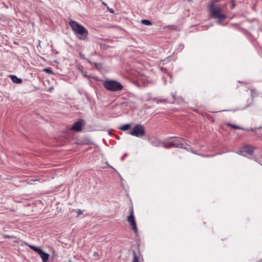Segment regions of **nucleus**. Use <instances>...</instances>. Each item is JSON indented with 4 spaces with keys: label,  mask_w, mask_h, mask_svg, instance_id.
Listing matches in <instances>:
<instances>
[{
    "label": "nucleus",
    "mask_w": 262,
    "mask_h": 262,
    "mask_svg": "<svg viewBox=\"0 0 262 262\" xmlns=\"http://www.w3.org/2000/svg\"><path fill=\"white\" fill-rule=\"evenodd\" d=\"M69 24L72 28L76 37L80 40H85L88 36V31L83 26L77 21L70 19Z\"/></svg>",
    "instance_id": "1"
},
{
    "label": "nucleus",
    "mask_w": 262,
    "mask_h": 262,
    "mask_svg": "<svg viewBox=\"0 0 262 262\" xmlns=\"http://www.w3.org/2000/svg\"><path fill=\"white\" fill-rule=\"evenodd\" d=\"M210 10L211 16L217 19L216 21L217 24H221L227 17L224 13L222 9L219 6L212 5Z\"/></svg>",
    "instance_id": "2"
},
{
    "label": "nucleus",
    "mask_w": 262,
    "mask_h": 262,
    "mask_svg": "<svg viewBox=\"0 0 262 262\" xmlns=\"http://www.w3.org/2000/svg\"><path fill=\"white\" fill-rule=\"evenodd\" d=\"M104 87L112 92L120 91L123 89L122 85L115 80H106L103 83Z\"/></svg>",
    "instance_id": "3"
},
{
    "label": "nucleus",
    "mask_w": 262,
    "mask_h": 262,
    "mask_svg": "<svg viewBox=\"0 0 262 262\" xmlns=\"http://www.w3.org/2000/svg\"><path fill=\"white\" fill-rule=\"evenodd\" d=\"M129 134L137 137H142L145 135V131L143 125L138 124L134 126Z\"/></svg>",
    "instance_id": "4"
},
{
    "label": "nucleus",
    "mask_w": 262,
    "mask_h": 262,
    "mask_svg": "<svg viewBox=\"0 0 262 262\" xmlns=\"http://www.w3.org/2000/svg\"><path fill=\"white\" fill-rule=\"evenodd\" d=\"M130 215L127 217V221L131 226L132 229L135 233H137L138 229L134 216V210L133 208H130Z\"/></svg>",
    "instance_id": "5"
},
{
    "label": "nucleus",
    "mask_w": 262,
    "mask_h": 262,
    "mask_svg": "<svg viewBox=\"0 0 262 262\" xmlns=\"http://www.w3.org/2000/svg\"><path fill=\"white\" fill-rule=\"evenodd\" d=\"M28 246L35 252L38 253L41 257L43 262H47L49 260V254L44 252L41 249L36 247L33 245H28Z\"/></svg>",
    "instance_id": "6"
},
{
    "label": "nucleus",
    "mask_w": 262,
    "mask_h": 262,
    "mask_svg": "<svg viewBox=\"0 0 262 262\" xmlns=\"http://www.w3.org/2000/svg\"><path fill=\"white\" fill-rule=\"evenodd\" d=\"M83 125V121L82 120H79L74 123L71 127V129L75 132H80L82 129Z\"/></svg>",
    "instance_id": "7"
},
{
    "label": "nucleus",
    "mask_w": 262,
    "mask_h": 262,
    "mask_svg": "<svg viewBox=\"0 0 262 262\" xmlns=\"http://www.w3.org/2000/svg\"><path fill=\"white\" fill-rule=\"evenodd\" d=\"M254 150L253 147L249 145H246L243 146V151L244 152H245L249 155L252 154L253 151Z\"/></svg>",
    "instance_id": "8"
},
{
    "label": "nucleus",
    "mask_w": 262,
    "mask_h": 262,
    "mask_svg": "<svg viewBox=\"0 0 262 262\" xmlns=\"http://www.w3.org/2000/svg\"><path fill=\"white\" fill-rule=\"evenodd\" d=\"M172 142L174 144V145H173V147L182 148H185L184 144L183 143L180 142L178 139L172 141Z\"/></svg>",
    "instance_id": "9"
},
{
    "label": "nucleus",
    "mask_w": 262,
    "mask_h": 262,
    "mask_svg": "<svg viewBox=\"0 0 262 262\" xmlns=\"http://www.w3.org/2000/svg\"><path fill=\"white\" fill-rule=\"evenodd\" d=\"M142 258L137 255L135 251H133V258L132 262H142Z\"/></svg>",
    "instance_id": "10"
},
{
    "label": "nucleus",
    "mask_w": 262,
    "mask_h": 262,
    "mask_svg": "<svg viewBox=\"0 0 262 262\" xmlns=\"http://www.w3.org/2000/svg\"><path fill=\"white\" fill-rule=\"evenodd\" d=\"M10 77H11L12 81L15 83L19 84L22 82V80L21 79L17 78L15 75H11Z\"/></svg>",
    "instance_id": "11"
},
{
    "label": "nucleus",
    "mask_w": 262,
    "mask_h": 262,
    "mask_svg": "<svg viewBox=\"0 0 262 262\" xmlns=\"http://www.w3.org/2000/svg\"><path fill=\"white\" fill-rule=\"evenodd\" d=\"M173 145H174V144L173 143V142H172V141L169 142V143H162L163 146L166 148H169L171 147H173Z\"/></svg>",
    "instance_id": "12"
},
{
    "label": "nucleus",
    "mask_w": 262,
    "mask_h": 262,
    "mask_svg": "<svg viewBox=\"0 0 262 262\" xmlns=\"http://www.w3.org/2000/svg\"><path fill=\"white\" fill-rule=\"evenodd\" d=\"M130 127V125L129 124H126L125 125H122L119 128L123 131L128 130Z\"/></svg>",
    "instance_id": "13"
},
{
    "label": "nucleus",
    "mask_w": 262,
    "mask_h": 262,
    "mask_svg": "<svg viewBox=\"0 0 262 262\" xmlns=\"http://www.w3.org/2000/svg\"><path fill=\"white\" fill-rule=\"evenodd\" d=\"M141 23L143 25H146V26H149V25H151L152 24V23L150 21H149L148 20H147V19H143V20H141Z\"/></svg>",
    "instance_id": "14"
},
{
    "label": "nucleus",
    "mask_w": 262,
    "mask_h": 262,
    "mask_svg": "<svg viewBox=\"0 0 262 262\" xmlns=\"http://www.w3.org/2000/svg\"><path fill=\"white\" fill-rule=\"evenodd\" d=\"M163 143L161 142L160 141H157L156 142H152V145L155 146H160L161 144H162Z\"/></svg>",
    "instance_id": "15"
},
{
    "label": "nucleus",
    "mask_w": 262,
    "mask_h": 262,
    "mask_svg": "<svg viewBox=\"0 0 262 262\" xmlns=\"http://www.w3.org/2000/svg\"><path fill=\"white\" fill-rule=\"evenodd\" d=\"M43 71L49 73V74H52L53 72L52 71V69L51 68H46L43 69Z\"/></svg>",
    "instance_id": "16"
},
{
    "label": "nucleus",
    "mask_w": 262,
    "mask_h": 262,
    "mask_svg": "<svg viewBox=\"0 0 262 262\" xmlns=\"http://www.w3.org/2000/svg\"><path fill=\"white\" fill-rule=\"evenodd\" d=\"M227 124L229 126L232 127V128H235V129H241V128L240 127H239L238 126L234 125H232L230 123H227Z\"/></svg>",
    "instance_id": "17"
},
{
    "label": "nucleus",
    "mask_w": 262,
    "mask_h": 262,
    "mask_svg": "<svg viewBox=\"0 0 262 262\" xmlns=\"http://www.w3.org/2000/svg\"><path fill=\"white\" fill-rule=\"evenodd\" d=\"M3 236L5 238H16V237L13 235H4Z\"/></svg>",
    "instance_id": "18"
},
{
    "label": "nucleus",
    "mask_w": 262,
    "mask_h": 262,
    "mask_svg": "<svg viewBox=\"0 0 262 262\" xmlns=\"http://www.w3.org/2000/svg\"><path fill=\"white\" fill-rule=\"evenodd\" d=\"M72 211L76 212L77 213V216H78V215H80V214H81L82 213V211L81 210H80V209H78L77 210L73 209Z\"/></svg>",
    "instance_id": "19"
},
{
    "label": "nucleus",
    "mask_w": 262,
    "mask_h": 262,
    "mask_svg": "<svg viewBox=\"0 0 262 262\" xmlns=\"http://www.w3.org/2000/svg\"><path fill=\"white\" fill-rule=\"evenodd\" d=\"M235 7V4L233 3L232 4V8H233Z\"/></svg>",
    "instance_id": "20"
},
{
    "label": "nucleus",
    "mask_w": 262,
    "mask_h": 262,
    "mask_svg": "<svg viewBox=\"0 0 262 262\" xmlns=\"http://www.w3.org/2000/svg\"><path fill=\"white\" fill-rule=\"evenodd\" d=\"M110 12H112V13H113L114 11L113 10H110Z\"/></svg>",
    "instance_id": "21"
},
{
    "label": "nucleus",
    "mask_w": 262,
    "mask_h": 262,
    "mask_svg": "<svg viewBox=\"0 0 262 262\" xmlns=\"http://www.w3.org/2000/svg\"><path fill=\"white\" fill-rule=\"evenodd\" d=\"M15 242L18 243V241H15Z\"/></svg>",
    "instance_id": "22"
}]
</instances>
